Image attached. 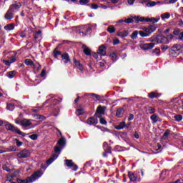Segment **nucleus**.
<instances>
[{
    "instance_id": "obj_1",
    "label": "nucleus",
    "mask_w": 183,
    "mask_h": 183,
    "mask_svg": "<svg viewBox=\"0 0 183 183\" xmlns=\"http://www.w3.org/2000/svg\"><path fill=\"white\" fill-rule=\"evenodd\" d=\"M41 177H42V171L39 170L32 174L30 177H27L26 179L22 180L21 179H17V183H32L34 181H36L38 178H41Z\"/></svg>"
},
{
    "instance_id": "obj_2",
    "label": "nucleus",
    "mask_w": 183,
    "mask_h": 183,
    "mask_svg": "<svg viewBox=\"0 0 183 183\" xmlns=\"http://www.w3.org/2000/svg\"><path fill=\"white\" fill-rule=\"evenodd\" d=\"M134 19L137 24L139 22H152L153 24H157V22L161 19V17L159 16L158 18H145L142 16H134Z\"/></svg>"
},
{
    "instance_id": "obj_3",
    "label": "nucleus",
    "mask_w": 183,
    "mask_h": 183,
    "mask_svg": "<svg viewBox=\"0 0 183 183\" xmlns=\"http://www.w3.org/2000/svg\"><path fill=\"white\" fill-rule=\"evenodd\" d=\"M6 129L8 131H11L12 132H16V134H19V135H21L22 137H25L26 134L22 132L21 130L18 129V128L14 127V125L11 124H6Z\"/></svg>"
},
{
    "instance_id": "obj_4",
    "label": "nucleus",
    "mask_w": 183,
    "mask_h": 183,
    "mask_svg": "<svg viewBox=\"0 0 183 183\" xmlns=\"http://www.w3.org/2000/svg\"><path fill=\"white\" fill-rule=\"evenodd\" d=\"M6 129L8 131H11L12 132H16V134H19V135H21L22 137H25L26 134L22 132L21 130L18 129V128L14 127V125L11 124H6Z\"/></svg>"
},
{
    "instance_id": "obj_5",
    "label": "nucleus",
    "mask_w": 183,
    "mask_h": 183,
    "mask_svg": "<svg viewBox=\"0 0 183 183\" xmlns=\"http://www.w3.org/2000/svg\"><path fill=\"white\" fill-rule=\"evenodd\" d=\"M153 42H154L156 45L158 44H169V40L164 36H158L157 37L153 39Z\"/></svg>"
},
{
    "instance_id": "obj_6",
    "label": "nucleus",
    "mask_w": 183,
    "mask_h": 183,
    "mask_svg": "<svg viewBox=\"0 0 183 183\" xmlns=\"http://www.w3.org/2000/svg\"><path fill=\"white\" fill-rule=\"evenodd\" d=\"M156 43L154 41V39L152 40V42L150 43H143L140 44V48L143 51H149V49H152L154 46H155Z\"/></svg>"
},
{
    "instance_id": "obj_7",
    "label": "nucleus",
    "mask_w": 183,
    "mask_h": 183,
    "mask_svg": "<svg viewBox=\"0 0 183 183\" xmlns=\"http://www.w3.org/2000/svg\"><path fill=\"white\" fill-rule=\"evenodd\" d=\"M17 157L21 159L24 158H29L31 157V152L26 149H24L17 153Z\"/></svg>"
},
{
    "instance_id": "obj_8",
    "label": "nucleus",
    "mask_w": 183,
    "mask_h": 183,
    "mask_svg": "<svg viewBox=\"0 0 183 183\" xmlns=\"http://www.w3.org/2000/svg\"><path fill=\"white\" fill-rule=\"evenodd\" d=\"M181 45L179 44H174L172 46L170 52L172 55H179L181 52Z\"/></svg>"
},
{
    "instance_id": "obj_9",
    "label": "nucleus",
    "mask_w": 183,
    "mask_h": 183,
    "mask_svg": "<svg viewBox=\"0 0 183 183\" xmlns=\"http://www.w3.org/2000/svg\"><path fill=\"white\" fill-rule=\"evenodd\" d=\"M22 6V4L21 3H16L14 4H11L9 9V11H11L13 14L15 12H18L19 11V8Z\"/></svg>"
},
{
    "instance_id": "obj_10",
    "label": "nucleus",
    "mask_w": 183,
    "mask_h": 183,
    "mask_svg": "<svg viewBox=\"0 0 183 183\" xmlns=\"http://www.w3.org/2000/svg\"><path fill=\"white\" fill-rule=\"evenodd\" d=\"M59 102H61V100H58V97H53L51 99L49 98L44 104H53V105H55L56 104H59Z\"/></svg>"
},
{
    "instance_id": "obj_11",
    "label": "nucleus",
    "mask_w": 183,
    "mask_h": 183,
    "mask_svg": "<svg viewBox=\"0 0 183 183\" xmlns=\"http://www.w3.org/2000/svg\"><path fill=\"white\" fill-rule=\"evenodd\" d=\"M97 54H99L102 56H105V55H107V47H105L104 45L100 46L99 47Z\"/></svg>"
},
{
    "instance_id": "obj_12",
    "label": "nucleus",
    "mask_w": 183,
    "mask_h": 183,
    "mask_svg": "<svg viewBox=\"0 0 183 183\" xmlns=\"http://www.w3.org/2000/svg\"><path fill=\"white\" fill-rule=\"evenodd\" d=\"M86 124H88V125H97V124H98V119L92 117L87 119Z\"/></svg>"
},
{
    "instance_id": "obj_13",
    "label": "nucleus",
    "mask_w": 183,
    "mask_h": 183,
    "mask_svg": "<svg viewBox=\"0 0 183 183\" xmlns=\"http://www.w3.org/2000/svg\"><path fill=\"white\" fill-rule=\"evenodd\" d=\"M31 124H32V122H31V119H24L21 120V127H24L26 128V127H29Z\"/></svg>"
},
{
    "instance_id": "obj_14",
    "label": "nucleus",
    "mask_w": 183,
    "mask_h": 183,
    "mask_svg": "<svg viewBox=\"0 0 183 183\" xmlns=\"http://www.w3.org/2000/svg\"><path fill=\"white\" fill-rule=\"evenodd\" d=\"M66 165L67 167H72L74 171H76L78 169V166L74 162H72V160H66Z\"/></svg>"
},
{
    "instance_id": "obj_15",
    "label": "nucleus",
    "mask_w": 183,
    "mask_h": 183,
    "mask_svg": "<svg viewBox=\"0 0 183 183\" xmlns=\"http://www.w3.org/2000/svg\"><path fill=\"white\" fill-rule=\"evenodd\" d=\"M84 97H87V98H93V99H101V97L99 95H97L96 94H89L86 93L84 94Z\"/></svg>"
},
{
    "instance_id": "obj_16",
    "label": "nucleus",
    "mask_w": 183,
    "mask_h": 183,
    "mask_svg": "<svg viewBox=\"0 0 183 183\" xmlns=\"http://www.w3.org/2000/svg\"><path fill=\"white\" fill-rule=\"evenodd\" d=\"M128 177H129L130 181H132V182H135V181H137V179H138V177H137L135 175V174H134L133 172H128Z\"/></svg>"
},
{
    "instance_id": "obj_17",
    "label": "nucleus",
    "mask_w": 183,
    "mask_h": 183,
    "mask_svg": "<svg viewBox=\"0 0 183 183\" xmlns=\"http://www.w3.org/2000/svg\"><path fill=\"white\" fill-rule=\"evenodd\" d=\"M5 19L11 20L14 18V13L11 10H8L4 16Z\"/></svg>"
},
{
    "instance_id": "obj_18",
    "label": "nucleus",
    "mask_w": 183,
    "mask_h": 183,
    "mask_svg": "<svg viewBox=\"0 0 183 183\" xmlns=\"http://www.w3.org/2000/svg\"><path fill=\"white\" fill-rule=\"evenodd\" d=\"M61 59L64 61V64H68L71 61V59H69V54L68 53H64L61 55Z\"/></svg>"
},
{
    "instance_id": "obj_19",
    "label": "nucleus",
    "mask_w": 183,
    "mask_h": 183,
    "mask_svg": "<svg viewBox=\"0 0 183 183\" xmlns=\"http://www.w3.org/2000/svg\"><path fill=\"white\" fill-rule=\"evenodd\" d=\"M159 97H161V94L155 92H152L149 94V98H150V99H154V98H159Z\"/></svg>"
},
{
    "instance_id": "obj_20",
    "label": "nucleus",
    "mask_w": 183,
    "mask_h": 183,
    "mask_svg": "<svg viewBox=\"0 0 183 183\" xmlns=\"http://www.w3.org/2000/svg\"><path fill=\"white\" fill-rule=\"evenodd\" d=\"M124 128H127V124L125 122H120L118 125L115 126V129H124Z\"/></svg>"
},
{
    "instance_id": "obj_21",
    "label": "nucleus",
    "mask_w": 183,
    "mask_h": 183,
    "mask_svg": "<svg viewBox=\"0 0 183 183\" xmlns=\"http://www.w3.org/2000/svg\"><path fill=\"white\" fill-rule=\"evenodd\" d=\"M155 29H156L155 26H149V27L144 29V31H145V32L149 34H149H152V32H154Z\"/></svg>"
},
{
    "instance_id": "obj_22",
    "label": "nucleus",
    "mask_w": 183,
    "mask_h": 183,
    "mask_svg": "<svg viewBox=\"0 0 183 183\" xmlns=\"http://www.w3.org/2000/svg\"><path fill=\"white\" fill-rule=\"evenodd\" d=\"M5 31H14L15 29V24H9L4 26Z\"/></svg>"
},
{
    "instance_id": "obj_23",
    "label": "nucleus",
    "mask_w": 183,
    "mask_h": 183,
    "mask_svg": "<svg viewBox=\"0 0 183 183\" xmlns=\"http://www.w3.org/2000/svg\"><path fill=\"white\" fill-rule=\"evenodd\" d=\"M56 158H58V155L53 154L51 158L46 161L47 165H51Z\"/></svg>"
},
{
    "instance_id": "obj_24",
    "label": "nucleus",
    "mask_w": 183,
    "mask_h": 183,
    "mask_svg": "<svg viewBox=\"0 0 183 183\" xmlns=\"http://www.w3.org/2000/svg\"><path fill=\"white\" fill-rule=\"evenodd\" d=\"M150 119L152 120V122L153 124H157V121H159V117L157 114H153L150 117Z\"/></svg>"
},
{
    "instance_id": "obj_25",
    "label": "nucleus",
    "mask_w": 183,
    "mask_h": 183,
    "mask_svg": "<svg viewBox=\"0 0 183 183\" xmlns=\"http://www.w3.org/2000/svg\"><path fill=\"white\" fill-rule=\"evenodd\" d=\"M103 148H104V151H107V152H111V147L106 142H104L103 143Z\"/></svg>"
},
{
    "instance_id": "obj_26",
    "label": "nucleus",
    "mask_w": 183,
    "mask_h": 183,
    "mask_svg": "<svg viewBox=\"0 0 183 183\" xmlns=\"http://www.w3.org/2000/svg\"><path fill=\"white\" fill-rule=\"evenodd\" d=\"M161 18L162 21H165V19H169L171 18V14L166 12L161 15Z\"/></svg>"
},
{
    "instance_id": "obj_27",
    "label": "nucleus",
    "mask_w": 183,
    "mask_h": 183,
    "mask_svg": "<svg viewBox=\"0 0 183 183\" xmlns=\"http://www.w3.org/2000/svg\"><path fill=\"white\" fill-rule=\"evenodd\" d=\"M82 49L85 55H91V49H89V48H88L86 45H83Z\"/></svg>"
},
{
    "instance_id": "obj_28",
    "label": "nucleus",
    "mask_w": 183,
    "mask_h": 183,
    "mask_svg": "<svg viewBox=\"0 0 183 183\" xmlns=\"http://www.w3.org/2000/svg\"><path fill=\"white\" fill-rule=\"evenodd\" d=\"M97 112L98 114H100V115H103V114H105V107L99 106L97 107Z\"/></svg>"
},
{
    "instance_id": "obj_29",
    "label": "nucleus",
    "mask_w": 183,
    "mask_h": 183,
    "mask_svg": "<svg viewBox=\"0 0 183 183\" xmlns=\"http://www.w3.org/2000/svg\"><path fill=\"white\" fill-rule=\"evenodd\" d=\"M117 36H121L122 38H125V36H128V31H123L118 32Z\"/></svg>"
},
{
    "instance_id": "obj_30",
    "label": "nucleus",
    "mask_w": 183,
    "mask_h": 183,
    "mask_svg": "<svg viewBox=\"0 0 183 183\" xmlns=\"http://www.w3.org/2000/svg\"><path fill=\"white\" fill-rule=\"evenodd\" d=\"M57 145H59V147H61L62 148H64V147H65V139H60L57 142Z\"/></svg>"
},
{
    "instance_id": "obj_31",
    "label": "nucleus",
    "mask_w": 183,
    "mask_h": 183,
    "mask_svg": "<svg viewBox=\"0 0 183 183\" xmlns=\"http://www.w3.org/2000/svg\"><path fill=\"white\" fill-rule=\"evenodd\" d=\"M15 75H16V71H11L8 73V78L12 79V78H15Z\"/></svg>"
},
{
    "instance_id": "obj_32",
    "label": "nucleus",
    "mask_w": 183,
    "mask_h": 183,
    "mask_svg": "<svg viewBox=\"0 0 183 183\" xmlns=\"http://www.w3.org/2000/svg\"><path fill=\"white\" fill-rule=\"evenodd\" d=\"M111 59L115 62L117 59H118V55L117 54V52H113L110 54Z\"/></svg>"
},
{
    "instance_id": "obj_33",
    "label": "nucleus",
    "mask_w": 183,
    "mask_h": 183,
    "mask_svg": "<svg viewBox=\"0 0 183 183\" xmlns=\"http://www.w3.org/2000/svg\"><path fill=\"white\" fill-rule=\"evenodd\" d=\"M24 64H26V65H30L31 66H34V61H31L30 59H26L24 61Z\"/></svg>"
},
{
    "instance_id": "obj_34",
    "label": "nucleus",
    "mask_w": 183,
    "mask_h": 183,
    "mask_svg": "<svg viewBox=\"0 0 183 183\" xmlns=\"http://www.w3.org/2000/svg\"><path fill=\"white\" fill-rule=\"evenodd\" d=\"M130 36L132 39H137V38L138 37V31H133Z\"/></svg>"
},
{
    "instance_id": "obj_35",
    "label": "nucleus",
    "mask_w": 183,
    "mask_h": 183,
    "mask_svg": "<svg viewBox=\"0 0 183 183\" xmlns=\"http://www.w3.org/2000/svg\"><path fill=\"white\" fill-rule=\"evenodd\" d=\"M20 172H21L19 170H12L11 175H13L14 177H18L19 175Z\"/></svg>"
},
{
    "instance_id": "obj_36",
    "label": "nucleus",
    "mask_w": 183,
    "mask_h": 183,
    "mask_svg": "<svg viewBox=\"0 0 183 183\" xmlns=\"http://www.w3.org/2000/svg\"><path fill=\"white\" fill-rule=\"evenodd\" d=\"M107 31L109 32V34H114V32H115V27H114V26H109L107 28Z\"/></svg>"
},
{
    "instance_id": "obj_37",
    "label": "nucleus",
    "mask_w": 183,
    "mask_h": 183,
    "mask_svg": "<svg viewBox=\"0 0 183 183\" xmlns=\"http://www.w3.org/2000/svg\"><path fill=\"white\" fill-rule=\"evenodd\" d=\"M6 108L9 111H14V109H15V106L12 104H8Z\"/></svg>"
},
{
    "instance_id": "obj_38",
    "label": "nucleus",
    "mask_w": 183,
    "mask_h": 183,
    "mask_svg": "<svg viewBox=\"0 0 183 183\" xmlns=\"http://www.w3.org/2000/svg\"><path fill=\"white\" fill-rule=\"evenodd\" d=\"M74 62L76 66H79V69H82V65H81V63L79 62V61H77L76 59H74Z\"/></svg>"
},
{
    "instance_id": "obj_39",
    "label": "nucleus",
    "mask_w": 183,
    "mask_h": 183,
    "mask_svg": "<svg viewBox=\"0 0 183 183\" xmlns=\"http://www.w3.org/2000/svg\"><path fill=\"white\" fill-rule=\"evenodd\" d=\"M140 36H142L143 38L145 37V36H149V34H148L147 32H144V31H140L139 32Z\"/></svg>"
},
{
    "instance_id": "obj_40",
    "label": "nucleus",
    "mask_w": 183,
    "mask_h": 183,
    "mask_svg": "<svg viewBox=\"0 0 183 183\" xmlns=\"http://www.w3.org/2000/svg\"><path fill=\"white\" fill-rule=\"evenodd\" d=\"M124 22L126 24H132V22H134V19H132V18L126 19H124Z\"/></svg>"
},
{
    "instance_id": "obj_41",
    "label": "nucleus",
    "mask_w": 183,
    "mask_h": 183,
    "mask_svg": "<svg viewBox=\"0 0 183 183\" xmlns=\"http://www.w3.org/2000/svg\"><path fill=\"white\" fill-rule=\"evenodd\" d=\"M5 151L6 152H12L14 151H15V147L11 146L9 148H8L6 150H3Z\"/></svg>"
},
{
    "instance_id": "obj_42",
    "label": "nucleus",
    "mask_w": 183,
    "mask_h": 183,
    "mask_svg": "<svg viewBox=\"0 0 183 183\" xmlns=\"http://www.w3.org/2000/svg\"><path fill=\"white\" fill-rule=\"evenodd\" d=\"M14 179V177L12 174H8L6 176V181H9V182H11V181H13Z\"/></svg>"
},
{
    "instance_id": "obj_43",
    "label": "nucleus",
    "mask_w": 183,
    "mask_h": 183,
    "mask_svg": "<svg viewBox=\"0 0 183 183\" xmlns=\"http://www.w3.org/2000/svg\"><path fill=\"white\" fill-rule=\"evenodd\" d=\"M19 36H21V38H26V30L21 31L19 34Z\"/></svg>"
},
{
    "instance_id": "obj_44",
    "label": "nucleus",
    "mask_w": 183,
    "mask_h": 183,
    "mask_svg": "<svg viewBox=\"0 0 183 183\" xmlns=\"http://www.w3.org/2000/svg\"><path fill=\"white\" fill-rule=\"evenodd\" d=\"M76 114L77 116L82 115V114H84V109H77L76 112Z\"/></svg>"
},
{
    "instance_id": "obj_45",
    "label": "nucleus",
    "mask_w": 183,
    "mask_h": 183,
    "mask_svg": "<svg viewBox=\"0 0 183 183\" xmlns=\"http://www.w3.org/2000/svg\"><path fill=\"white\" fill-rule=\"evenodd\" d=\"M29 138L33 141H36V139H38V136L36 134H31L29 136Z\"/></svg>"
},
{
    "instance_id": "obj_46",
    "label": "nucleus",
    "mask_w": 183,
    "mask_h": 183,
    "mask_svg": "<svg viewBox=\"0 0 183 183\" xmlns=\"http://www.w3.org/2000/svg\"><path fill=\"white\" fill-rule=\"evenodd\" d=\"M9 61L11 62V64H14V62H15L16 61V57L15 56H12L9 58Z\"/></svg>"
},
{
    "instance_id": "obj_47",
    "label": "nucleus",
    "mask_w": 183,
    "mask_h": 183,
    "mask_svg": "<svg viewBox=\"0 0 183 183\" xmlns=\"http://www.w3.org/2000/svg\"><path fill=\"white\" fill-rule=\"evenodd\" d=\"M155 5H157V2L155 1H150L147 4V6H155Z\"/></svg>"
},
{
    "instance_id": "obj_48",
    "label": "nucleus",
    "mask_w": 183,
    "mask_h": 183,
    "mask_svg": "<svg viewBox=\"0 0 183 183\" xmlns=\"http://www.w3.org/2000/svg\"><path fill=\"white\" fill-rule=\"evenodd\" d=\"M59 55H61V51H54V58H58Z\"/></svg>"
},
{
    "instance_id": "obj_49",
    "label": "nucleus",
    "mask_w": 183,
    "mask_h": 183,
    "mask_svg": "<svg viewBox=\"0 0 183 183\" xmlns=\"http://www.w3.org/2000/svg\"><path fill=\"white\" fill-rule=\"evenodd\" d=\"M89 2V0H80L79 3L80 5H86V4H88Z\"/></svg>"
},
{
    "instance_id": "obj_50",
    "label": "nucleus",
    "mask_w": 183,
    "mask_h": 183,
    "mask_svg": "<svg viewBox=\"0 0 183 183\" xmlns=\"http://www.w3.org/2000/svg\"><path fill=\"white\" fill-rule=\"evenodd\" d=\"M16 141V145H17V147H21L22 145V142H20L18 139H15Z\"/></svg>"
},
{
    "instance_id": "obj_51",
    "label": "nucleus",
    "mask_w": 183,
    "mask_h": 183,
    "mask_svg": "<svg viewBox=\"0 0 183 183\" xmlns=\"http://www.w3.org/2000/svg\"><path fill=\"white\" fill-rule=\"evenodd\" d=\"M174 119H176V121H182V116L181 115H177L174 117Z\"/></svg>"
},
{
    "instance_id": "obj_52",
    "label": "nucleus",
    "mask_w": 183,
    "mask_h": 183,
    "mask_svg": "<svg viewBox=\"0 0 183 183\" xmlns=\"http://www.w3.org/2000/svg\"><path fill=\"white\" fill-rule=\"evenodd\" d=\"M4 171H6V172H11V169L8 167L6 165H3Z\"/></svg>"
},
{
    "instance_id": "obj_53",
    "label": "nucleus",
    "mask_w": 183,
    "mask_h": 183,
    "mask_svg": "<svg viewBox=\"0 0 183 183\" xmlns=\"http://www.w3.org/2000/svg\"><path fill=\"white\" fill-rule=\"evenodd\" d=\"M122 109H117L116 112L117 117H119L120 115H122Z\"/></svg>"
},
{
    "instance_id": "obj_54",
    "label": "nucleus",
    "mask_w": 183,
    "mask_h": 183,
    "mask_svg": "<svg viewBox=\"0 0 183 183\" xmlns=\"http://www.w3.org/2000/svg\"><path fill=\"white\" fill-rule=\"evenodd\" d=\"M168 135H169V130H167L164 133L163 139H165Z\"/></svg>"
},
{
    "instance_id": "obj_55",
    "label": "nucleus",
    "mask_w": 183,
    "mask_h": 183,
    "mask_svg": "<svg viewBox=\"0 0 183 183\" xmlns=\"http://www.w3.org/2000/svg\"><path fill=\"white\" fill-rule=\"evenodd\" d=\"M100 124H102V125H107V120H105V119H104V118H101Z\"/></svg>"
},
{
    "instance_id": "obj_56",
    "label": "nucleus",
    "mask_w": 183,
    "mask_h": 183,
    "mask_svg": "<svg viewBox=\"0 0 183 183\" xmlns=\"http://www.w3.org/2000/svg\"><path fill=\"white\" fill-rule=\"evenodd\" d=\"M3 63L5 64L7 66H11V62L9 60H3Z\"/></svg>"
},
{
    "instance_id": "obj_57",
    "label": "nucleus",
    "mask_w": 183,
    "mask_h": 183,
    "mask_svg": "<svg viewBox=\"0 0 183 183\" xmlns=\"http://www.w3.org/2000/svg\"><path fill=\"white\" fill-rule=\"evenodd\" d=\"M160 52H161V50H159V49H155L154 50V54H156V55H157V56H159Z\"/></svg>"
},
{
    "instance_id": "obj_58",
    "label": "nucleus",
    "mask_w": 183,
    "mask_h": 183,
    "mask_svg": "<svg viewBox=\"0 0 183 183\" xmlns=\"http://www.w3.org/2000/svg\"><path fill=\"white\" fill-rule=\"evenodd\" d=\"M54 152L56 153L61 152V147H59V146H56L54 148Z\"/></svg>"
},
{
    "instance_id": "obj_59",
    "label": "nucleus",
    "mask_w": 183,
    "mask_h": 183,
    "mask_svg": "<svg viewBox=\"0 0 183 183\" xmlns=\"http://www.w3.org/2000/svg\"><path fill=\"white\" fill-rule=\"evenodd\" d=\"M90 6H91L92 9H98V8H99L98 4H91Z\"/></svg>"
},
{
    "instance_id": "obj_60",
    "label": "nucleus",
    "mask_w": 183,
    "mask_h": 183,
    "mask_svg": "<svg viewBox=\"0 0 183 183\" xmlns=\"http://www.w3.org/2000/svg\"><path fill=\"white\" fill-rule=\"evenodd\" d=\"M169 47L168 46H162V52H165L167 49H168Z\"/></svg>"
},
{
    "instance_id": "obj_61",
    "label": "nucleus",
    "mask_w": 183,
    "mask_h": 183,
    "mask_svg": "<svg viewBox=\"0 0 183 183\" xmlns=\"http://www.w3.org/2000/svg\"><path fill=\"white\" fill-rule=\"evenodd\" d=\"M84 29L86 30V32H89V31L92 30V27L85 26Z\"/></svg>"
},
{
    "instance_id": "obj_62",
    "label": "nucleus",
    "mask_w": 183,
    "mask_h": 183,
    "mask_svg": "<svg viewBox=\"0 0 183 183\" xmlns=\"http://www.w3.org/2000/svg\"><path fill=\"white\" fill-rule=\"evenodd\" d=\"M119 44V39H116L113 40V45H118Z\"/></svg>"
},
{
    "instance_id": "obj_63",
    "label": "nucleus",
    "mask_w": 183,
    "mask_h": 183,
    "mask_svg": "<svg viewBox=\"0 0 183 183\" xmlns=\"http://www.w3.org/2000/svg\"><path fill=\"white\" fill-rule=\"evenodd\" d=\"M149 114H154V112H155V109L152 107H149Z\"/></svg>"
},
{
    "instance_id": "obj_64",
    "label": "nucleus",
    "mask_w": 183,
    "mask_h": 183,
    "mask_svg": "<svg viewBox=\"0 0 183 183\" xmlns=\"http://www.w3.org/2000/svg\"><path fill=\"white\" fill-rule=\"evenodd\" d=\"M173 34H174V35H179V34H180L181 33L179 32V30H174V31H173Z\"/></svg>"
}]
</instances>
